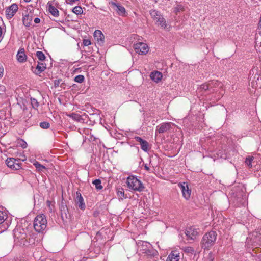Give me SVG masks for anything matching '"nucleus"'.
I'll return each instance as SVG.
<instances>
[{"instance_id": "obj_1", "label": "nucleus", "mask_w": 261, "mask_h": 261, "mask_svg": "<svg viewBox=\"0 0 261 261\" xmlns=\"http://www.w3.org/2000/svg\"><path fill=\"white\" fill-rule=\"evenodd\" d=\"M14 242L17 246H28L27 230L20 227H16L13 230Z\"/></svg>"}, {"instance_id": "obj_2", "label": "nucleus", "mask_w": 261, "mask_h": 261, "mask_svg": "<svg viewBox=\"0 0 261 261\" xmlns=\"http://www.w3.org/2000/svg\"><path fill=\"white\" fill-rule=\"evenodd\" d=\"M217 233L215 231L211 230L206 233L201 241V247L202 249H209L215 243Z\"/></svg>"}, {"instance_id": "obj_3", "label": "nucleus", "mask_w": 261, "mask_h": 261, "mask_svg": "<svg viewBox=\"0 0 261 261\" xmlns=\"http://www.w3.org/2000/svg\"><path fill=\"white\" fill-rule=\"evenodd\" d=\"M33 226L36 231L43 232L47 226V220L45 215L43 214L37 215L34 220Z\"/></svg>"}, {"instance_id": "obj_4", "label": "nucleus", "mask_w": 261, "mask_h": 261, "mask_svg": "<svg viewBox=\"0 0 261 261\" xmlns=\"http://www.w3.org/2000/svg\"><path fill=\"white\" fill-rule=\"evenodd\" d=\"M129 189L135 191L142 192L144 187L141 181L135 176H129L126 181Z\"/></svg>"}, {"instance_id": "obj_5", "label": "nucleus", "mask_w": 261, "mask_h": 261, "mask_svg": "<svg viewBox=\"0 0 261 261\" xmlns=\"http://www.w3.org/2000/svg\"><path fill=\"white\" fill-rule=\"evenodd\" d=\"M138 249L143 253L147 255H151L152 254V245L148 242L143 241H139L137 243Z\"/></svg>"}, {"instance_id": "obj_6", "label": "nucleus", "mask_w": 261, "mask_h": 261, "mask_svg": "<svg viewBox=\"0 0 261 261\" xmlns=\"http://www.w3.org/2000/svg\"><path fill=\"white\" fill-rule=\"evenodd\" d=\"M7 214L4 211H0V233L6 230L9 226V222L7 220Z\"/></svg>"}, {"instance_id": "obj_7", "label": "nucleus", "mask_w": 261, "mask_h": 261, "mask_svg": "<svg viewBox=\"0 0 261 261\" xmlns=\"http://www.w3.org/2000/svg\"><path fill=\"white\" fill-rule=\"evenodd\" d=\"M198 229L194 227H189L185 230V234L188 240H194L198 235Z\"/></svg>"}, {"instance_id": "obj_8", "label": "nucleus", "mask_w": 261, "mask_h": 261, "mask_svg": "<svg viewBox=\"0 0 261 261\" xmlns=\"http://www.w3.org/2000/svg\"><path fill=\"white\" fill-rule=\"evenodd\" d=\"M134 49L136 53L145 55L148 51V46L146 43L138 42L134 44Z\"/></svg>"}, {"instance_id": "obj_9", "label": "nucleus", "mask_w": 261, "mask_h": 261, "mask_svg": "<svg viewBox=\"0 0 261 261\" xmlns=\"http://www.w3.org/2000/svg\"><path fill=\"white\" fill-rule=\"evenodd\" d=\"M209 93L217 92L222 87V84L217 80H212L208 82Z\"/></svg>"}, {"instance_id": "obj_10", "label": "nucleus", "mask_w": 261, "mask_h": 261, "mask_svg": "<svg viewBox=\"0 0 261 261\" xmlns=\"http://www.w3.org/2000/svg\"><path fill=\"white\" fill-rule=\"evenodd\" d=\"M180 188L183 197L186 200H189L191 195V189L189 187L188 183L186 182L180 183Z\"/></svg>"}, {"instance_id": "obj_11", "label": "nucleus", "mask_w": 261, "mask_h": 261, "mask_svg": "<svg viewBox=\"0 0 261 261\" xmlns=\"http://www.w3.org/2000/svg\"><path fill=\"white\" fill-rule=\"evenodd\" d=\"M18 7L16 4H13L6 9V15L8 19H11L18 11Z\"/></svg>"}, {"instance_id": "obj_12", "label": "nucleus", "mask_w": 261, "mask_h": 261, "mask_svg": "<svg viewBox=\"0 0 261 261\" xmlns=\"http://www.w3.org/2000/svg\"><path fill=\"white\" fill-rule=\"evenodd\" d=\"M33 17V14L31 10H30L29 13L24 14L22 17V22L23 25L26 27H29L31 25Z\"/></svg>"}, {"instance_id": "obj_13", "label": "nucleus", "mask_w": 261, "mask_h": 261, "mask_svg": "<svg viewBox=\"0 0 261 261\" xmlns=\"http://www.w3.org/2000/svg\"><path fill=\"white\" fill-rule=\"evenodd\" d=\"M172 124L171 122L163 123L157 126L156 131H158L159 133H164L167 132L171 129Z\"/></svg>"}, {"instance_id": "obj_14", "label": "nucleus", "mask_w": 261, "mask_h": 261, "mask_svg": "<svg viewBox=\"0 0 261 261\" xmlns=\"http://www.w3.org/2000/svg\"><path fill=\"white\" fill-rule=\"evenodd\" d=\"M111 5L115 8V10L119 15L123 16L125 14L126 10L125 8L119 3H117L116 1L112 2Z\"/></svg>"}, {"instance_id": "obj_15", "label": "nucleus", "mask_w": 261, "mask_h": 261, "mask_svg": "<svg viewBox=\"0 0 261 261\" xmlns=\"http://www.w3.org/2000/svg\"><path fill=\"white\" fill-rule=\"evenodd\" d=\"M134 139L136 141L140 143L141 148L143 151L145 152L148 151V143L146 140H143L141 137L138 136L135 137Z\"/></svg>"}, {"instance_id": "obj_16", "label": "nucleus", "mask_w": 261, "mask_h": 261, "mask_svg": "<svg viewBox=\"0 0 261 261\" xmlns=\"http://www.w3.org/2000/svg\"><path fill=\"white\" fill-rule=\"evenodd\" d=\"M76 203L79 207V208L81 210H84L85 208V204L84 201V199L83 197L82 196L81 194L77 192H76Z\"/></svg>"}, {"instance_id": "obj_17", "label": "nucleus", "mask_w": 261, "mask_h": 261, "mask_svg": "<svg viewBox=\"0 0 261 261\" xmlns=\"http://www.w3.org/2000/svg\"><path fill=\"white\" fill-rule=\"evenodd\" d=\"M17 60L20 63H23L27 60V56L23 48H20L16 55Z\"/></svg>"}, {"instance_id": "obj_18", "label": "nucleus", "mask_w": 261, "mask_h": 261, "mask_svg": "<svg viewBox=\"0 0 261 261\" xmlns=\"http://www.w3.org/2000/svg\"><path fill=\"white\" fill-rule=\"evenodd\" d=\"M46 68V64L43 62H38V64L36 67V71L34 73L39 75L41 72L44 71Z\"/></svg>"}, {"instance_id": "obj_19", "label": "nucleus", "mask_w": 261, "mask_h": 261, "mask_svg": "<svg viewBox=\"0 0 261 261\" xmlns=\"http://www.w3.org/2000/svg\"><path fill=\"white\" fill-rule=\"evenodd\" d=\"M150 78L155 82L158 83L161 80L162 77V74L159 71L152 72L150 74Z\"/></svg>"}, {"instance_id": "obj_20", "label": "nucleus", "mask_w": 261, "mask_h": 261, "mask_svg": "<svg viewBox=\"0 0 261 261\" xmlns=\"http://www.w3.org/2000/svg\"><path fill=\"white\" fill-rule=\"evenodd\" d=\"M208 83H205L199 87L198 90L201 92L202 94H209Z\"/></svg>"}, {"instance_id": "obj_21", "label": "nucleus", "mask_w": 261, "mask_h": 261, "mask_svg": "<svg viewBox=\"0 0 261 261\" xmlns=\"http://www.w3.org/2000/svg\"><path fill=\"white\" fill-rule=\"evenodd\" d=\"M94 37L98 41L103 42L104 41L105 37L101 31L100 30H96L94 33Z\"/></svg>"}, {"instance_id": "obj_22", "label": "nucleus", "mask_w": 261, "mask_h": 261, "mask_svg": "<svg viewBox=\"0 0 261 261\" xmlns=\"http://www.w3.org/2000/svg\"><path fill=\"white\" fill-rule=\"evenodd\" d=\"M47 4L48 5V11L51 14L55 17L59 16V12L58 9L52 5L49 4V3Z\"/></svg>"}, {"instance_id": "obj_23", "label": "nucleus", "mask_w": 261, "mask_h": 261, "mask_svg": "<svg viewBox=\"0 0 261 261\" xmlns=\"http://www.w3.org/2000/svg\"><path fill=\"white\" fill-rule=\"evenodd\" d=\"M20 161V159H15L13 158H9L6 160V163L8 167L12 169L14 168L15 163Z\"/></svg>"}, {"instance_id": "obj_24", "label": "nucleus", "mask_w": 261, "mask_h": 261, "mask_svg": "<svg viewBox=\"0 0 261 261\" xmlns=\"http://www.w3.org/2000/svg\"><path fill=\"white\" fill-rule=\"evenodd\" d=\"M179 253H176L174 252H172L167 257L166 261H179Z\"/></svg>"}, {"instance_id": "obj_25", "label": "nucleus", "mask_w": 261, "mask_h": 261, "mask_svg": "<svg viewBox=\"0 0 261 261\" xmlns=\"http://www.w3.org/2000/svg\"><path fill=\"white\" fill-rule=\"evenodd\" d=\"M67 116L72 118L73 120L78 122H80L82 120L81 116L76 113H72L71 114H67Z\"/></svg>"}, {"instance_id": "obj_26", "label": "nucleus", "mask_w": 261, "mask_h": 261, "mask_svg": "<svg viewBox=\"0 0 261 261\" xmlns=\"http://www.w3.org/2000/svg\"><path fill=\"white\" fill-rule=\"evenodd\" d=\"M54 87L55 88H57L59 87H61V88H63V89H65V84L64 82L63 81L62 79H59L57 80H55L54 81Z\"/></svg>"}, {"instance_id": "obj_27", "label": "nucleus", "mask_w": 261, "mask_h": 261, "mask_svg": "<svg viewBox=\"0 0 261 261\" xmlns=\"http://www.w3.org/2000/svg\"><path fill=\"white\" fill-rule=\"evenodd\" d=\"M150 14L152 18L154 20H158V18L160 17L162 15L160 13L155 10H151L150 11Z\"/></svg>"}, {"instance_id": "obj_28", "label": "nucleus", "mask_w": 261, "mask_h": 261, "mask_svg": "<svg viewBox=\"0 0 261 261\" xmlns=\"http://www.w3.org/2000/svg\"><path fill=\"white\" fill-rule=\"evenodd\" d=\"M156 23L164 28H165L167 26L166 21L162 15L159 17L158 20H156Z\"/></svg>"}, {"instance_id": "obj_29", "label": "nucleus", "mask_w": 261, "mask_h": 261, "mask_svg": "<svg viewBox=\"0 0 261 261\" xmlns=\"http://www.w3.org/2000/svg\"><path fill=\"white\" fill-rule=\"evenodd\" d=\"M184 252L187 254V255H193L194 254L195 250L193 248L191 247H185L182 248Z\"/></svg>"}, {"instance_id": "obj_30", "label": "nucleus", "mask_w": 261, "mask_h": 261, "mask_svg": "<svg viewBox=\"0 0 261 261\" xmlns=\"http://www.w3.org/2000/svg\"><path fill=\"white\" fill-rule=\"evenodd\" d=\"M33 165L36 167V169L38 171H42L43 169H45V166H44L43 165H41L37 161H35L34 163H33Z\"/></svg>"}, {"instance_id": "obj_31", "label": "nucleus", "mask_w": 261, "mask_h": 261, "mask_svg": "<svg viewBox=\"0 0 261 261\" xmlns=\"http://www.w3.org/2000/svg\"><path fill=\"white\" fill-rule=\"evenodd\" d=\"M92 184L95 186V188L97 190H101L102 188L101 186V181L100 179H97L92 181Z\"/></svg>"}, {"instance_id": "obj_32", "label": "nucleus", "mask_w": 261, "mask_h": 261, "mask_svg": "<svg viewBox=\"0 0 261 261\" xmlns=\"http://www.w3.org/2000/svg\"><path fill=\"white\" fill-rule=\"evenodd\" d=\"M36 55L38 60L40 61H43L46 58V57L44 53L41 51H37L36 53Z\"/></svg>"}, {"instance_id": "obj_33", "label": "nucleus", "mask_w": 261, "mask_h": 261, "mask_svg": "<svg viewBox=\"0 0 261 261\" xmlns=\"http://www.w3.org/2000/svg\"><path fill=\"white\" fill-rule=\"evenodd\" d=\"M253 156H248L246 158L245 163L248 166L249 168H251L252 167V162L253 160Z\"/></svg>"}, {"instance_id": "obj_34", "label": "nucleus", "mask_w": 261, "mask_h": 261, "mask_svg": "<svg viewBox=\"0 0 261 261\" xmlns=\"http://www.w3.org/2000/svg\"><path fill=\"white\" fill-rule=\"evenodd\" d=\"M72 12L76 15L81 14L83 11L82 8L80 6H75L72 9Z\"/></svg>"}, {"instance_id": "obj_35", "label": "nucleus", "mask_w": 261, "mask_h": 261, "mask_svg": "<svg viewBox=\"0 0 261 261\" xmlns=\"http://www.w3.org/2000/svg\"><path fill=\"white\" fill-rule=\"evenodd\" d=\"M31 103L32 106V107L34 109H37V108L39 107V102H38L37 100L34 98H31Z\"/></svg>"}, {"instance_id": "obj_36", "label": "nucleus", "mask_w": 261, "mask_h": 261, "mask_svg": "<svg viewBox=\"0 0 261 261\" xmlns=\"http://www.w3.org/2000/svg\"><path fill=\"white\" fill-rule=\"evenodd\" d=\"M85 78L83 75H78L76 76L74 78V81L79 83H82Z\"/></svg>"}, {"instance_id": "obj_37", "label": "nucleus", "mask_w": 261, "mask_h": 261, "mask_svg": "<svg viewBox=\"0 0 261 261\" xmlns=\"http://www.w3.org/2000/svg\"><path fill=\"white\" fill-rule=\"evenodd\" d=\"M40 126L43 129H47L50 127V124L46 121L40 123Z\"/></svg>"}, {"instance_id": "obj_38", "label": "nucleus", "mask_w": 261, "mask_h": 261, "mask_svg": "<svg viewBox=\"0 0 261 261\" xmlns=\"http://www.w3.org/2000/svg\"><path fill=\"white\" fill-rule=\"evenodd\" d=\"M22 163L19 162H16L14 164V168L12 169L17 170L21 168Z\"/></svg>"}, {"instance_id": "obj_39", "label": "nucleus", "mask_w": 261, "mask_h": 261, "mask_svg": "<svg viewBox=\"0 0 261 261\" xmlns=\"http://www.w3.org/2000/svg\"><path fill=\"white\" fill-rule=\"evenodd\" d=\"M117 195L118 197L121 199H122L123 198H125L124 192L123 191H118L117 192Z\"/></svg>"}, {"instance_id": "obj_40", "label": "nucleus", "mask_w": 261, "mask_h": 261, "mask_svg": "<svg viewBox=\"0 0 261 261\" xmlns=\"http://www.w3.org/2000/svg\"><path fill=\"white\" fill-rule=\"evenodd\" d=\"M215 258L214 254L211 252L208 254V261H214Z\"/></svg>"}, {"instance_id": "obj_41", "label": "nucleus", "mask_w": 261, "mask_h": 261, "mask_svg": "<svg viewBox=\"0 0 261 261\" xmlns=\"http://www.w3.org/2000/svg\"><path fill=\"white\" fill-rule=\"evenodd\" d=\"M28 245L34 244L35 243L34 239H33L32 237L29 238L28 239Z\"/></svg>"}, {"instance_id": "obj_42", "label": "nucleus", "mask_w": 261, "mask_h": 261, "mask_svg": "<svg viewBox=\"0 0 261 261\" xmlns=\"http://www.w3.org/2000/svg\"><path fill=\"white\" fill-rule=\"evenodd\" d=\"M83 45L84 46H88V45L91 44V42L88 39H84L83 40Z\"/></svg>"}, {"instance_id": "obj_43", "label": "nucleus", "mask_w": 261, "mask_h": 261, "mask_svg": "<svg viewBox=\"0 0 261 261\" xmlns=\"http://www.w3.org/2000/svg\"><path fill=\"white\" fill-rule=\"evenodd\" d=\"M66 3L71 5H73L75 2L78 1L79 0H66Z\"/></svg>"}, {"instance_id": "obj_44", "label": "nucleus", "mask_w": 261, "mask_h": 261, "mask_svg": "<svg viewBox=\"0 0 261 261\" xmlns=\"http://www.w3.org/2000/svg\"><path fill=\"white\" fill-rule=\"evenodd\" d=\"M34 21L35 23H39L40 22V19L36 17L34 19Z\"/></svg>"}, {"instance_id": "obj_45", "label": "nucleus", "mask_w": 261, "mask_h": 261, "mask_svg": "<svg viewBox=\"0 0 261 261\" xmlns=\"http://www.w3.org/2000/svg\"><path fill=\"white\" fill-rule=\"evenodd\" d=\"M84 132L85 134H88L89 133L91 132V130L88 129H86L84 130Z\"/></svg>"}, {"instance_id": "obj_46", "label": "nucleus", "mask_w": 261, "mask_h": 261, "mask_svg": "<svg viewBox=\"0 0 261 261\" xmlns=\"http://www.w3.org/2000/svg\"><path fill=\"white\" fill-rule=\"evenodd\" d=\"M21 146L23 148H25L27 147V143L26 142H24L23 144L22 145H21Z\"/></svg>"}, {"instance_id": "obj_47", "label": "nucleus", "mask_w": 261, "mask_h": 261, "mask_svg": "<svg viewBox=\"0 0 261 261\" xmlns=\"http://www.w3.org/2000/svg\"><path fill=\"white\" fill-rule=\"evenodd\" d=\"M3 69L0 68V77H1L3 75Z\"/></svg>"}, {"instance_id": "obj_48", "label": "nucleus", "mask_w": 261, "mask_h": 261, "mask_svg": "<svg viewBox=\"0 0 261 261\" xmlns=\"http://www.w3.org/2000/svg\"><path fill=\"white\" fill-rule=\"evenodd\" d=\"M144 168L145 170H146L147 171H149V168L146 165H145L144 166Z\"/></svg>"}, {"instance_id": "obj_49", "label": "nucleus", "mask_w": 261, "mask_h": 261, "mask_svg": "<svg viewBox=\"0 0 261 261\" xmlns=\"http://www.w3.org/2000/svg\"><path fill=\"white\" fill-rule=\"evenodd\" d=\"M2 34H3L2 29L0 27V38L2 36Z\"/></svg>"}, {"instance_id": "obj_50", "label": "nucleus", "mask_w": 261, "mask_h": 261, "mask_svg": "<svg viewBox=\"0 0 261 261\" xmlns=\"http://www.w3.org/2000/svg\"><path fill=\"white\" fill-rule=\"evenodd\" d=\"M25 2H29L31 0H24Z\"/></svg>"}, {"instance_id": "obj_51", "label": "nucleus", "mask_w": 261, "mask_h": 261, "mask_svg": "<svg viewBox=\"0 0 261 261\" xmlns=\"http://www.w3.org/2000/svg\"><path fill=\"white\" fill-rule=\"evenodd\" d=\"M257 79L258 80V76H259L258 75H257Z\"/></svg>"}, {"instance_id": "obj_52", "label": "nucleus", "mask_w": 261, "mask_h": 261, "mask_svg": "<svg viewBox=\"0 0 261 261\" xmlns=\"http://www.w3.org/2000/svg\"><path fill=\"white\" fill-rule=\"evenodd\" d=\"M89 139H92V136L90 137V138H89Z\"/></svg>"}]
</instances>
